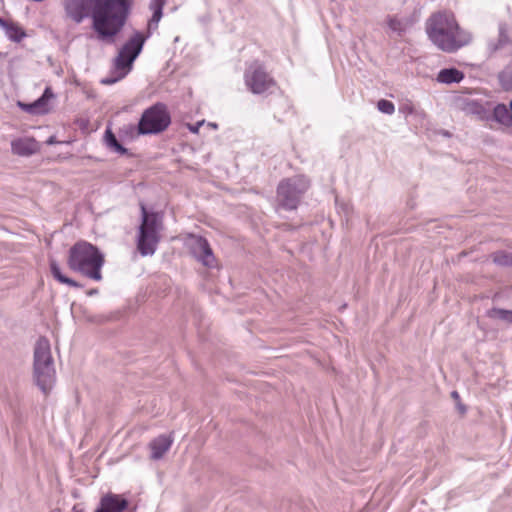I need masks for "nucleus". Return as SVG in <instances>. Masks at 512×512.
<instances>
[{
    "mask_svg": "<svg viewBox=\"0 0 512 512\" xmlns=\"http://www.w3.org/2000/svg\"><path fill=\"white\" fill-rule=\"evenodd\" d=\"M309 187L310 181L303 175L283 179L277 188V198L280 205L288 210L296 209Z\"/></svg>",
    "mask_w": 512,
    "mask_h": 512,
    "instance_id": "6",
    "label": "nucleus"
},
{
    "mask_svg": "<svg viewBox=\"0 0 512 512\" xmlns=\"http://www.w3.org/2000/svg\"><path fill=\"white\" fill-rule=\"evenodd\" d=\"M145 42V38L139 32L133 34V36L124 44V46L120 49L118 56L115 59V67L120 74L116 78H105L101 82L103 84H113L117 80L123 78L128 70H130L132 63L140 54L143 45Z\"/></svg>",
    "mask_w": 512,
    "mask_h": 512,
    "instance_id": "7",
    "label": "nucleus"
},
{
    "mask_svg": "<svg viewBox=\"0 0 512 512\" xmlns=\"http://www.w3.org/2000/svg\"><path fill=\"white\" fill-rule=\"evenodd\" d=\"M105 142L108 148L119 154H125L127 150L118 142L111 130L105 132Z\"/></svg>",
    "mask_w": 512,
    "mask_h": 512,
    "instance_id": "21",
    "label": "nucleus"
},
{
    "mask_svg": "<svg viewBox=\"0 0 512 512\" xmlns=\"http://www.w3.org/2000/svg\"><path fill=\"white\" fill-rule=\"evenodd\" d=\"M104 262V255L99 249L86 241H78L69 249L68 267L92 280H102Z\"/></svg>",
    "mask_w": 512,
    "mask_h": 512,
    "instance_id": "3",
    "label": "nucleus"
},
{
    "mask_svg": "<svg viewBox=\"0 0 512 512\" xmlns=\"http://www.w3.org/2000/svg\"><path fill=\"white\" fill-rule=\"evenodd\" d=\"M189 248L193 256L204 266L212 268L216 266V259L208 241L201 236H191Z\"/></svg>",
    "mask_w": 512,
    "mask_h": 512,
    "instance_id": "10",
    "label": "nucleus"
},
{
    "mask_svg": "<svg viewBox=\"0 0 512 512\" xmlns=\"http://www.w3.org/2000/svg\"><path fill=\"white\" fill-rule=\"evenodd\" d=\"M451 396H452L454 399H459V394H458V392H456V391H453V392L451 393Z\"/></svg>",
    "mask_w": 512,
    "mask_h": 512,
    "instance_id": "28",
    "label": "nucleus"
},
{
    "mask_svg": "<svg viewBox=\"0 0 512 512\" xmlns=\"http://www.w3.org/2000/svg\"><path fill=\"white\" fill-rule=\"evenodd\" d=\"M166 4V0H152L150 3V9L153 11V15L148 22V32L157 29L158 23L162 18V10Z\"/></svg>",
    "mask_w": 512,
    "mask_h": 512,
    "instance_id": "15",
    "label": "nucleus"
},
{
    "mask_svg": "<svg viewBox=\"0 0 512 512\" xmlns=\"http://www.w3.org/2000/svg\"><path fill=\"white\" fill-rule=\"evenodd\" d=\"M463 78L464 74L455 68L442 69L437 75V81L445 84L458 83Z\"/></svg>",
    "mask_w": 512,
    "mask_h": 512,
    "instance_id": "16",
    "label": "nucleus"
},
{
    "mask_svg": "<svg viewBox=\"0 0 512 512\" xmlns=\"http://www.w3.org/2000/svg\"><path fill=\"white\" fill-rule=\"evenodd\" d=\"M142 223L139 228L137 248L142 256L153 255L160 241L162 218L157 213H148L141 204Z\"/></svg>",
    "mask_w": 512,
    "mask_h": 512,
    "instance_id": "5",
    "label": "nucleus"
},
{
    "mask_svg": "<svg viewBox=\"0 0 512 512\" xmlns=\"http://www.w3.org/2000/svg\"><path fill=\"white\" fill-rule=\"evenodd\" d=\"M128 507V501L118 494L107 493L103 495L99 502V507L95 512H123ZM73 512H84L83 509L73 507Z\"/></svg>",
    "mask_w": 512,
    "mask_h": 512,
    "instance_id": "11",
    "label": "nucleus"
},
{
    "mask_svg": "<svg viewBox=\"0 0 512 512\" xmlns=\"http://www.w3.org/2000/svg\"><path fill=\"white\" fill-rule=\"evenodd\" d=\"M487 316L492 319H500L505 322L512 323V310L492 308L487 311Z\"/></svg>",
    "mask_w": 512,
    "mask_h": 512,
    "instance_id": "23",
    "label": "nucleus"
},
{
    "mask_svg": "<svg viewBox=\"0 0 512 512\" xmlns=\"http://www.w3.org/2000/svg\"><path fill=\"white\" fill-rule=\"evenodd\" d=\"M378 109L386 114H392L395 110L394 104L388 100H380L377 104Z\"/></svg>",
    "mask_w": 512,
    "mask_h": 512,
    "instance_id": "25",
    "label": "nucleus"
},
{
    "mask_svg": "<svg viewBox=\"0 0 512 512\" xmlns=\"http://www.w3.org/2000/svg\"><path fill=\"white\" fill-rule=\"evenodd\" d=\"M190 130H191L192 132H197V131H198V128H197V127H192V126H190Z\"/></svg>",
    "mask_w": 512,
    "mask_h": 512,
    "instance_id": "29",
    "label": "nucleus"
},
{
    "mask_svg": "<svg viewBox=\"0 0 512 512\" xmlns=\"http://www.w3.org/2000/svg\"><path fill=\"white\" fill-rule=\"evenodd\" d=\"M172 443L173 439L171 436L168 435H160L153 439L149 444L151 450V459H161L164 456V454L170 449Z\"/></svg>",
    "mask_w": 512,
    "mask_h": 512,
    "instance_id": "14",
    "label": "nucleus"
},
{
    "mask_svg": "<svg viewBox=\"0 0 512 512\" xmlns=\"http://www.w3.org/2000/svg\"><path fill=\"white\" fill-rule=\"evenodd\" d=\"M509 107H510V110H511V112H512V100H511V101H510V103H509Z\"/></svg>",
    "mask_w": 512,
    "mask_h": 512,
    "instance_id": "30",
    "label": "nucleus"
},
{
    "mask_svg": "<svg viewBox=\"0 0 512 512\" xmlns=\"http://www.w3.org/2000/svg\"><path fill=\"white\" fill-rule=\"evenodd\" d=\"M386 24L392 32L397 33L399 36H401L407 29V24L404 21L393 16L387 17Z\"/></svg>",
    "mask_w": 512,
    "mask_h": 512,
    "instance_id": "20",
    "label": "nucleus"
},
{
    "mask_svg": "<svg viewBox=\"0 0 512 512\" xmlns=\"http://www.w3.org/2000/svg\"><path fill=\"white\" fill-rule=\"evenodd\" d=\"M57 143V141L55 140V137H50L48 140H47V144L49 145H52V144H55Z\"/></svg>",
    "mask_w": 512,
    "mask_h": 512,
    "instance_id": "26",
    "label": "nucleus"
},
{
    "mask_svg": "<svg viewBox=\"0 0 512 512\" xmlns=\"http://www.w3.org/2000/svg\"><path fill=\"white\" fill-rule=\"evenodd\" d=\"M33 375L36 385L47 395L54 386L56 375L48 339L39 338L34 348Z\"/></svg>",
    "mask_w": 512,
    "mask_h": 512,
    "instance_id": "4",
    "label": "nucleus"
},
{
    "mask_svg": "<svg viewBox=\"0 0 512 512\" xmlns=\"http://www.w3.org/2000/svg\"><path fill=\"white\" fill-rule=\"evenodd\" d=\"M98 293V290L97 289H91L87 292V295L91 296V295H94V294H97Z\"/></svg>",
    "mask_w": 512,
    "mask_h": 512,
    "instance_id": "27",
    "label": "nucleus"
},
{
    "mask_svg": "<svg viewBox=\"0 0 512 512\" xmlns=\"http://www.w3.org/2000/svg\"><path fill=\"white\" fill-rule=\"evenodd\" d=\"M12 152L20 156H29L38 151L37 141L32 137H23L11 142Z\"/></svg>",
    "mask_w": 512,
    "mask_h": 512,
    "instance_id": "13",
    "label": "nucleus"
},
{
    "mask_svg": "<svg viewBox=\"0 0 512 512\" xmlns=\"http://www.w3.org/2000/svg\"><path fill=\"white\" fill-rule=\"evenodd\" d=\"M54 94L50 87H47L43 95L33 103L18 102V106L30 114H46L51 110L50 102L54 99Z\"/></svg>",
    "mask_w": 512,
    "mask_h": 512,
    "instance_id": "12",
    "label": "nucleus"
},
{
    "mask_svg": "<svg viewBox=\"0 0 512 512\" xmlns=\"http://www.w3.org/2000/svg\"><path fill=\"white\" fill-rule=\"evenodd\" d=\"M0 25H4V20L0 18Z\"/></svg>",
    "mask_w": 512,
    "mask_h": 512,
    "instance_id": "31",
    "label": "nucleus"
},
{
    "mask_svg": "<svg viewBox=\"0 0 512 512\" xmlns=\"http://www.w3.org/2000/svg\"><path fill=\"white\" fill-rule=\"evenodd\" d=\"M50 270H51L53 277L56 280H58L60 283L66 284V285H69L72 287H77V288L81 287V285L78 282L63 275L59 265L53 259L50 260Z\"/></svg>",
    "mask_w": 512,
    "mask_h": 512,
    "instance_id": "18",
    "label": "nucleus"
},
{
    "mask_svg": "<svg viewBox=\"0 0 512 512\" xmlns=\"http://www.w3.org/2000/svg\"><path fill=\"white\" fill-rule=\"evenodd\" d=\"M426 33L430 41L440 50L452 53L467 45L471 36L462 30L450 12L433 13L426 22Z\"/></svg>",
    "mask_w": 512,
    "mask_h": 512,
    "instance_id": "2",
    "label": "nucleus"
},
{
    "mask_svg": "<svg viewBox=\"0 0 512 512\" xmlns=\"http://www.w3.org/2000/svg\"><path fill=\"white\" fill-rule=\"evenodd\" d=\"M245 83L254 94L268 91L275 85L274 80L258 64L251 65L245 72Z\"/></svg>",
    "mask_w": 512,
    "mask_h": 512,
    "instance_id": "9",
    "label": "nucleus"
},
{
    "mask_svg": "<svg viewBox=\"0 0 512 512\" xmlns=\"http://www.w3.org/2000/svg\"><path fill=\"white\" fill-rule=\"evenodd\" d=\"M493 262L500 266H512V253L496 252L492 255Z\"/></svg>",
    "mask_w": 512,
    "mask_h": 512,
    "instance_id": "24",
    "label": "nucleus"
},
{
    "mask_svg": "<svg viewBox=\"0 0 512 512\" xmlns=\"http://www.w3.org/2000/svg\"><path fill=\"white\" fill-rule=\"evenodd\" d=\"M66 19L75 24L91 16L99 40L113 41L130 14L133 0H61Z\"/></svg>",
    "mask_w": 512,
    "mask_h": 512,
    "instance_id": "1",
    "label": "nucleus"
},
{
    "mask_svg": "<svg viewBox=\"0 0 512 512\" xmlns=\"http://www.w3.org/2000/svg\"><path fill=\"white\" fill-rule=\"evenodd\" d=\"M6 31V35L13 41H20L24 36V31L14 24H8L4 21V25H0Z\"/></svg>",
    "mask_w": 512,
    "mask_h": 512,
    "instance_id": "22",
    "label": "nucleus"
},
{
    "mask_svg": "<svg viewBox=\"0 0 512 512\" xmlns=\"http://www.w3.org/2000/svg\"><path fill=\"white\" fill-rule=\"evenodd\" d=\"M493 118L495 121L509 127L512 125V114L504 104H498L493 110Z\"/></svg>",
    "mask_w": 512,
    "mask_h": 512,
    "instance_id": "17",
    "label": "nucleus"
},
{
    "mask_svg": "<svg viewBox=\"0 0 512 512\" xmlns=\"http://www.w3.org/2000/svg\"><path fill=\"white\" fill-rule=\"evenodd\" d=\"M170 124V115L163 103L146 109L139 121V133L153 134L164 131Z\"/></svg>",
    "mask_w": 512,
    "mask_h": 512,
    "instance_id": "8",
    "label": "nucleus"
},
{
    "mask_svg": "<svg viewBox=\"0 0 512 512\" xmlns=\"http://www.w3.org/2000/svg\"><path fill=\"white\" fill-rule=\"evenodd\" d=\"M510 42V29L506 24H501L499 27V36L497 43H489V48L492 52L499 50Z\"/></svg>",
    "mask_w": 512,
    "mask_h": 512,
    "instance_id": "19",
    "label": "nucleus"
}]
</instances>
